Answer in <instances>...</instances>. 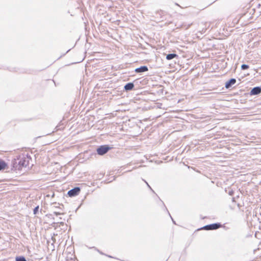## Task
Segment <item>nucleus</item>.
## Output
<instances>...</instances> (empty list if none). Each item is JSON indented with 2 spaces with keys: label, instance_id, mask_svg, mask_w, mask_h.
I'll return each mask as SVG.
<instances>
[{
  "label": "nucleus",
  "instance_id": "f257e3e1",
  "mask_svg": "<svg viewBox=\"0 0 261 261\" xmlns=\"http://www.w3.org/2000/svg\"><path fill=\"white\" fill-rule=\"evenodd\" d=\"M18 169H21L23 167H26L29 165V159L27 154L24 153L20 154L17 157Z\"/></svg>",
  "mask_w": 261,
  "mask_h": 261
},
{
  "label": "nucleus",
  "instance_id": "f03ea898",
  "mask_svg": "<svg viewBox=\"0 0 261 261\" xmlns=\"http://www.w3.org/2000/svg\"><path fill=\"white\" fill-rule=\"evenodd\" d=\"M215 23V27H217L218 24V22L216 21H206L203 24V25L205 27V28L203 29L202 30V32L204 33L207 30H212L213 27V24Z\"/></svg>",
  "mask_w": 261,
  "mask_h": 261
},
{
  "label": "nucleus",
  "instance_id": "7ed1b4c3",
  "mask_svg": "<svg viewBox=\"0 0 261 261\" xmlns=\"http://www.w3.org/2000/svg\"><path fill=\"white\" fill-rule=\"evenodd\" d=\"M110 149V147L108 145H101L97 149L96 151L98 154L102 155L106 153Z\"/></svg>",
  "mask_w": 261,
  "mask_h": 261
},
{
  "label": "nucleus",
  "instance_id": "20e7f679",
  "mask_svg": "<svg viewBox=\"0 0 261 261\" xmlns=\"http://www.w3.org/2000/svg\"><path fill=\"white\" fill-rule=\"evenodd\" d=\"M81 191V189L79 187H75L74 189L69 190L67 194L69 197H74L75 196H77L79 194L80 192Z\"/></svg>",
  "mask_w": 261,
  "mask_h": 261
},
{
  "label": "nucleus",
  "instance_id": "39448f33",
  "mask_svg": "<svg viewBox=\"0 0 261 261\" xmlns=\"http://www.w3.org/2000/svg\"><path fill=\"white\" fill-rule=\"evenodd\" d=\"M221 224L215 223L206 225L203 227V229L205 230H214L219 228Z\"/></svg>",
  "mask_w": 261,
  "mask_h": 261
},
{
  "label": "nucleus",
  "instance_id": "423d86ee",
  "mask_svg": "<svg viewBox=\"0 0 261 261\" xmlns=\"http://www.w3.org/2000/svg\"><path fill=\"white\" fill-rule=\"evenodd\" d=\"M261 92V88L259 87H256L253 88L251 92L250 93L251 95H257L259 94Z\"/></svg>",
  "mask_w": 261,
  "mask_h": 261
},
{
  "label": "nucleus",
  "instance_id": "0eeeda50",
  "mask_svg": "<svg viewBox=\"0 0 261 261\" xmlns=\"http://www.w3.org/2000/svg\"><path fill=\"white\" fill-rule=\"evenodd\" d=\"M236 82V80L234 79H231L229 81L225 83V88L228 89L232 85H234Z\"/></svg>",
  "mask_w": 261,
  "mask_h": 261
},
{
  "label": "nucleus",
  "instance_id": "6e6552de",
  "mask_svg": "<svg viewBox=\"0 0 261 261\" xmlns=\"http://www.w3.org/2000/svg\"><path fill=\"white\" fill-rule=\"evenodd\" d=\"M148 68L147 66H141L135 69L136 72H142L148 71Z\"/></svg>",
  "mask_w": 261,
  "mask_h": 261
},
{
  "label": "nucleus",
  "instance_id": "1a4fd4ad",
  "mask_svg": "<svg viewBox=\"0 0 261 261\" xmlns=\"http://www.w3.org/2000/svg\"><path fill=\"white\" fill-rule=\"evenodd\" d=\"M7 167V164L3 160H0V171L4 170Z\"/></svg>",
  "mask_w": 261,
  "mask_h": 261
},
{
  "label": "nucleus",
  "instance_id": "9d476101",
  "mask_svg": "<svg viewBox=\"0 0 261 261\" xmlns=\"http://www.w3.org/2000/svg\"><path fill=\"white\" fill-rule=\"evenodd\" d=\"M134 84L133 83H129L125 85V86H124V89L126 90H132L134 88Z\"/></svg>",
  "mask_w": 261,
  "mask_h": 261
},
{
  "label": "nucleus",
  "instance_id": "9b49d317",
  "mask_svg": "<svg viewBox=\"0 0 261 261\" xmlns=\"http://www.w3.org/2000/svg\"><path fill=\"white\" fill-rule=\"evenodd\" d=\"M177 57V55L175 54H168L166 56V59L168 60H170L174 58H176Z\"/></svg>",
  "mask_w": 261,
  "mask_h": 261
},
{
  "label": "nucleus",
  "instance_id": "f8f14e48",
  "mask_svg": "<svg viewBox=\"0 0 261 261\" xmlns=\"http://www.w3.org/2000/svg\"><path fill=\"white\" fill-rule=\"evenodd\" d=\"M16 261H27L23 256H17L16 257Z\"/></svg>",
  "mask_w": 261,
  "mask_h": 261
},
{
  "label": "nucleus",
  "instance_id": "ddd939ff",
  "mask_svg": "<svg viewBox=\"0 0 261 261\" xmlns=\"http://www.w3.org/2000/svg\"><path fill=\"white\" fill-rule=\"evenodd\" d=\"M241 68L243 70H245V69H247L249 68V66L247 65H246V64H243L242 66H241Z\"/></svg>",
  "mask_w": 261,
  "mask_h": 261
},
{
  "label": "nucleus",
  "instance_id": "4468645a",
  "mask_svg": "<svg viewBox=\"0 0 261 261\" xmlns=\"http://www.w3.org/2000/svg\"><path fill=\"white\" fill-rule=\"evenodd\" d=\"M39 206H36L34 209V214H36L38 212V210H39Z\"/></svg>",
  "mask_w": 261,
  "mask_h": 261
}]
</instances>
